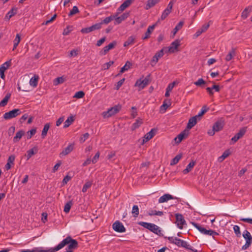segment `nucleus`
I'll return each mask as SVG.
<instances>
[{
	"instance_id": "25",
	"label": "nucleus",
	"mask_w": 252,
	"mask_h": 252,
	"mask_svg": "<svg viewBox=\"0 0 252 252\" xmlns=\"http://www.w3.org/2000/svg\"><path fill=\"white\" fill-rule=\"evenodd\" d=\"M252 10V6H249L245 8V9L243 11L241 17L243 19H246L249 16L250 13Z\"/></svg>"
},
{
	"instance_id": "12",
	"label": "nucleus",
	"mask_w": 252,
	"mask_h": 252,
	"mask_svg": "<svg viewBox=\"0 0 252 252\" xmlns=\"http://www.w3.org/2000/svg\"><path fill=\"white\" fill-rule=\"evenodd\" d=\"M117 45V42L113 41L110 43L108 45L105 46L102 50L99 52V55L100 56H103L107 54V53L110 50L115 48Z\"/></svg>"
},
{
	"instance_id": "49",
	"label": "nucleus",
	"mask_w": 252,
	"mask_h": 252,
	"mask_svg": "<svg viewBox=\"0 0 252 252\" xmlns=\"http://www.w3.org/2000/svg\"><path fill=\"white\" fill-rule=\"evenodd\" d=\"M92 183L91 182H86L83 187L82 192H85L87 189L91 187Z\"/></svg>"
},
{
	"instance_id": "21",
	"label": "nucleus",
	"mask_w": 252,
	"mask_h": 252,
	"mask_svg": "<svg viewBox=\"0 0 252 252\" xmlns=\"http://www.w3.org/2000/svg\"><path fill=\"white\" fill-rule=\"evenodd\" d=\"M199 120H198V118L196 117V116L191 117L189 120L187 128L188 129H191L193 126H194L196 124L197 122Z\"/></svg>"
},
{
	"instance_id": "46",
	"label": "nucleus",
	"mask_w": 252,
	"mask_h": 252,
	"mask_svg": "<svg viewBox=\"0 0 252 252\" xmlns=\"http://www.w3.org/2000/svg\"><path fill=\"white\" fill-rule=\"evenodd\" d=\"M139 208L137 205H134L132 207V214L133 215V216L135 217H137L139 215Z\"/></svg>"
},
{
	"instance_id": "26",
	"label": "nucleus",
	"mask_w": 252,
	"mask_h": 252,
	"mask_svg": "<svg viewBox=\"0 0 252 252\" xmlns=\"http://www.w3.org/2000/svg\"><path fill=\"white\" fill-rule=\"evenodd\" d=\"M180 45V41L179 40H175L174 41L172 42L170 46L169 47L168 51L171 53L174 52L175 50Z\"/></svg>"
},
{
	"instance_id": "22",
	"label": "nucleus",
	"mask_w": 252,
	"mask_h": 252,
	"mask_svg": "<svg viewBox=\"0 0 252 252\" xmlns=\"http://www.w3.org/2000/svg\"><path fill=\"white\" fill-rule=\"evenodd\" d=\"M132 1L133 0H126L118 8V12H122L128 7L131 4Z\"/></svg>"
},
{
	"instance_id": "23",
	"label": "nucleus",
	"mask_w": 252,
	"mask_h": 252,
	"mask_svg": "<svg viewBox=\"0 0 252 252\" xmlns=\"http://www.w3.org/2000/svg\"><path fill=\"white\" fill-rule=\"evenodd\" d=\"M129 16V13H124L121 16L117 17V16L114 18L115 20V24H119L123 21L126 19Z\"/></svg>"
},
{
	"instance_id": "43",
	"label": "nucleus",
	"mask_w": 252,
	"mask_h": 252,
	"mask_svg": "<svg viewBox=\"0 0 252 252\" xmlns=\"http://www.w3.org/2000/svg\"><path fill=\"white\" fill-rule=\"evenodd\" d=\"M143 122L141 119L140 120H136V122L132 124V129L134 130L137 128H138L140 125L142 124Z\"/></svg>"
},
{
	"instance_id": "3",
	"label": "nucleus",
	"mask_w": 252,
	"mask_h": 252,
	"mask_svg": "<svg viewBox=\"0 0 252 252\" xmlns=\"http://www.w3.org/2000/svg\"><path fill=\"white\" fill-rule=\"evenodd\" d=\"M164 238H167L169 241L170 243L174 244L179 247H182L185 249H189V247H188L189 246V244L186 241L179 239L177 237H165Z\"/></svg>"
},
{
	"instance_id": "32",
	"label": "nucleus",
	"mask_w": 252,
	"mask_h": 252,
	"mask_svg": "<svg viewBox=\"0 0 252 252\" xmlns=\"http://www.w3.org/2000/svg\"><path fill=\"white\" fill-rule=\"evenodd\" d=\"M209 110V108L205 105L203 106L202 107L201 111L198 114V115H195L196 117L198 118V120H200L201 117Z\"/></svg>"
},
{
	"instance_id": "40",
	"label": "nucleus",
	"mask_w": 252,
	"mask_h": 252,
	"mask_svg": "<svg viewBox=\"0 0 252 252\" xmlns=\"http://www.w3.org/2000/svg\"><path fill=\"white\" fill-rule=\"evenodd\" d=\"M184 25V22L180 21L175 27L173 31V34L175 35L177 32L180 30Z\"/></svg>"
},
{
	"instance_id": "56",
	"label": "nucleus",
	"mask_w": 252,
	"mask_h": 252,
	"mask_svg": "<svg viewBox=\"0 0 252 252\" xmlns=\"http://www.w3.org/2000/svg\"><path fill=\"white\" fill-rule=\"evenodd\" d=\"M138 224L144 227L145 228H147L149 230L150 226L151 225V223L146 222H143V221H140L139 222Z\"/></svg>"
},
{
	"instance_id": "51",
	"label": "nucleus",
	"mask_w": 252,
	"mask_h": 252,
	"mask_svg": "<svg viewBox=\"0 0 252 252\" xmlns=\"http://www.w3.org/2000/svg\"><path fill=\"white\" fill-rule=\"evenodd\" d=\"M246 242L244 246H243L242 247V249L243 250H246L247 249H248L250 246L251 244L252 243V239H249L248 240H246Z\"/></svg>"
},
{
	"instance_id": "37",
	"label": "nucleus",
	"mask_w": 252,
	"mask_h": 252,
	"mask_svg": "<svg viewBox=\"0 0 252 252\" xmlns=\"http://www.w3.org/2000/svg\"><path fill=\"white\" fill-rule=\"evenodd\" d=\"M20 40H21L20 35L19 33H17L16 35L15 38L13 40L14 45H13V50H14L17 48L19 42H20Z\"/></svg>"
},
{
	"instance_id": "6",
	"label": "nucleus",
	"mask_w": 252,
	"mask_h": 252,
	"mask_svg": "<svg viewBox=\"0 0 252 252\" xmlns=\"http://www.w3.org/2000/svg\"><path fill=\"white\" fill-rule=\"evenodd\" d=\"M151 74H148L144 79L140 78L137 80L135 84V86L139 87L141 89H144L150 82Z\"/></svg>"
},
{
	"instance_id": "2",
	"label": "nucleus",
	"mask_w": 252,
	"mask_h": 252,
	"mask_svg": "<svg viewBox=\"0 0 252 252\" xmlns=\"http://www.w3.org/2000/svg\"><path fill=\"white\" fill-rule=\"evenodd\" d=\"M32 86V78L25 75L21 77L18 83V89L23 92H29Z\"/></svg>"
},
{
	"instance_id": "36",
	"label": "nucleus",
	"mask_w": 252,
	"mask_h": 252,
	"mask_svg": "<svg viewBox=\"0 0 252 252\" xmlns=\"http://www.w3.org/2000/svg\"><path fill=\"white\" fill-rule=\"evenodd\" d=\"M50 128V124L47 123L44 126L43 129L41 133V137L42 138H44L47 135V132Z\"/></svg>"
},
{
	"instance_id": "48",
	"label": "nucleus",
	"mask_w": 252,
	"mask_h": 252,
	"mask_svg": "<svg viewBox=\"0 0 252 252\" xmlns=\"http://www.w3.org/2000/svg\"><path fill=\"white\" fill-rule=\"evenodd\" d=\"M38 80V75L34 74L32 77V87H36L37 86Z\"/></svg>"
},
{
	"instance_id": "13",
	"label": "nucleus",
	"mask_w": 252,
	"mask_h": 252,
	"mask_svg": "<svg viewBox=\"0 0 252 252\" xmlns=\"http://www.w3.org/2000/svg\"><path fill=\"white\" fill-rule=\"evenodd\" d=\"M247 131V127H242L240 129L239 132L236 133L232 138L231 141L233 143L236 142L240 138L242 137L243 135L245 134Z\"/></svg>"
},
{
	"instance_id": "58",
	"label": "nucleus",
	"mask_w": 252,
	"mask_h": 252,
	"mask_svg": "<svg viewBox=\"0 0 252 252\" xmlns=\"http://www.w3.org/2000/svg\"><path fill=\"white\" fill-rule=\"evenodd\" d=\"M205 83V81L202 78H199L197 81L194 82V84L196 86H201Z\"/></svg>"
},
{
	"instance_id": "59",
	"label": "nucleus",
	"mask_w": 252,
	"mask_h": 252,
	"mask_svg": "<svg viewBox=\"0 0 252 252\" xmlns=\"http://www.w3.org/2000/svg\"><path fill=\"white\" fill-rule=\"evenodd\" d=\"M170 13L171 12H169L168 10L165 9L161 14L160 17L161 20H163L165 19Z\"/></svg>"
},
{
	"instance_id": "8",
	"label": "nucleus",
	"mask_w": 252,
	"mask_h": 252,
	"mask_svg": "<svg viewBox=\"0 0 252 252\" xmlns=\"http://www.w3.org/2000/svg\"><path fill=\"white\" fill-rule=\"evenodd\" d=\"M101 29V24L96 23L90 27L84 28L81 29V32L83 33H88L95 30Z\"/></svg>"
},
{
	"instance_id": "7",
	"label": "nucleus",
	"mask_w": 252,
	"mask_h": 252,
	"mask_svg": "<svg viewBox=\"0 0 252 252\" xmlns=\"http://www.w3.org/2000/svg\"><path fill=\"white\" fill-rule=\"evenodd\" d=\"M21 113V111L20 109H14L8 112L5 113L3 116V117L5 120H9L15 118L17 116L20 115Z\"/></svg>"
},
{
	"instance_id": "27",
	"label": "nucleus",
	"mask_w": 252,
	"mask_h": 252,
	"mask_svg": "<svg viewBox=\"0 0 252 252\" xmlns=\"http://www.w3.org/2000/svg\"><path fill=\"white\" fill-rule=\"evenodd\" d=\"M119 12H117L115 15H111L110 16L107 17L105 18L103 20H102L101 22L98 23V24H101V28L102 27V24H108L111 21L114 19V18L118 16Z\"/></svg>"
},
{
	"instance_id": "42",
	"label": "nucleus",
	"mask_w": 252,
	"mask_h": 252,
	"mask_svg": "<svg viewBox=\"0 0 252 252\" xmlns=\"http://www.w3.org/2000/svg\"><path fill=\"white\" fill-rule=\"evenodd\" d=\"M11 60H9L7 61H6V62H5L4 63H3V64H2L0 66V68L3 70H4L5 71L7 69L9 66L11 65Z\"/></svg>"
},
{
	"instance_id": "35",
	"label": "nucleus",
	"mask_w": 252,
	"mask_h": 252,
	"mask_svg": "<svg viewBox=\"0 0 252 252\" xmlns=\"http://www.w3.org/2000/svg\"><path fill=\"white\" fill-rule=\"evenodd\" d=\"M74 120V119L73 116H70L69 117H68L67 120L64 123L63 127H68L72 123Z\"/></svg>"
},
{
	"instance_id": "60",
	"label": "nucleus",
	"mask_w": 252,
	"mask_h": 252,
	"mask_svg": "<svg viewBox=\"0 0 252 252\" xmlns=\"http://www.w3.org/2000/svg\"><path fill=\"white\" fill-rule=\"evenodd\" d=\"M89 134L88 133H85L83 134L80 138V141L81 143L84 142L86 139L89 138Z\"/></svg>"
},
{
	"instance_id": "33",
	"label": "nucleus",
	"mask_w": 252,
	"mask_h": 252,
	"mask_svg": "<svg viewBox=\"0 0 252 252\" xmlns=\"http://www.w3.org/2000/svg\"><path fill=\"white\" fill-rule=\"evenodd\" d=\"M131 66L132 63L130 62L127 61L125 65L121 68L120 73H123L125 71L128 70Z\"/></svg>"
},
{
	"instance_id": "10",
	"label": "nucleus",
	"mask_w": 252,
	"mask_h": 252,
	"mask_svg": "<svg viewBox=\"0 0 252 252\" xmlns=\"http://www.w3.org/2000/svg\"><path fill=\"white\" fill-rule=\"evenodd\" d=\"M176 223L180 229L183 228V225L186 224V221L182 214H176Z\"/></svg>"
},
{
	"instance_id": "61",
	"label": "nucleus",
	"mask_w": 252,
	"mask_h": 252,
	"mask_svg": "<svg viewBox=\"0 0 252 252\" xmlns=\"http://www.w3.org/2000/svg\"><path fill=\"white\" fill-rule=\"evenodd\" d=\"M64 81V79L63 78V77H59L55 79L54 84L55 85H58L63 83Z\"/></svg>"
},
{
	"instance_id": "19",
	"label": "nucleus",
	"mask_w": 252,
	"mask_h": 252,
	"mask_svg": "<svg viewBox=\"0 0 252 252\" xmlns=\"http://www.w3.org/2000/svg\"><path fill=\"white\" fill-rule=\"evenodd\" d=\"M224 126L223 121L219 120L217 121L213 125V128L216 132L221 130Z\"/></svg>"
},
{
	"instance_id": "4",
	"label": "nucleus",
	"mask_w": 252,
	"mask_h": 252,
	"mask_svg": "<svg viewBox=\"0 0 252 252\" xmlns=\"http://www.w3.org/2000/svg\"><path fill=\"white\" fill-rule=\"evenodd\" d=\"M191 223L196 228L199 230L200 232L203 234L213 236L218 235V233L217 232L211 229L207 230L199 224L194 222H192Z\"/></svg>"
},
{
	"instance_id": "47",
	"label": "nucleus",
	"mask_w": 252,
	"mask_h": 252,
	"mask_svg": "<svg viewBox=\"0 0 252 252\" xmlns=\"http://www.w3.org/2000/svg\"><path fill=\"white\" fill-rule=\"evenodd\" d=\"M72 204V202L70 201L67 202L65 204L64 207V209H63L64 212L65 213H68L70 210Z\"/></svg>"
},
{
	"instance_id": "54",
	"label": "nucleus",
	"mask_w": 252,
	"mask_h": 252,
	"mask_svg": "<svg viewBox=\"0 0 252 252\" xmlns=\"http://www.w3.org/2000/svg\"><path fill=\"white\" fill-rule=\"evenodd\" d=\"M32 157V149L29 150L27 154H25L23 157V158L25 160H28Z\"/></svg>"
},
{
	"instance_id": "52",
	"label": "nucleus",
	"mask_w": 252,
	"mask_h": 252,
	"mask_svg": "<svg viewBox=\"0 0 252 252\" xmlns=\"http://www.w3.org/2000/svg\"><path fill=\"white\" fill-rule=\"evenodd\" d=\"M243 237L245 240L252 239V237L250 233L247 230H245L243 233Z\"/></svg>"
},
{
	"instance_id": "18",
	"label": "nucleus",
	"mask_w": 252,
	"mask_h": 252,
	"mask_svg": "<svg viewBox=\"0 0 252 252\" xmlns=\"http://www.w3.org/2000/svg\"><path fill=\"white\" fill-rule=\"evenodd\" d=\"M18 8L13 7L6 14L4 19L6 21H9L10 19L14 16L17 12Z\"/></svg>"
},
{
	"instance_id": "63",
	"label": "nucleus",
	"mask_w": 252,
	"mask_h": 252,
	"mask_svg": "<svg viewBox=\"0 0 252 252\" xmlns=\"http://www.w3.org/2000/svg\"><path fill=\"white\" fill-rule=\"evenodd\" d=\"M57 15L54 14L50 19L46 20V21H44L42 25H48L50 23L52 22L56 18Z\"/></svg>"
},
{
	"instance_id": "29",
	"label": "nucleus",
	"mask_w": 252,
	"mask_h": 252,
	"mask_svg": "<svg viewBox=\"0 0 252 252\" xmlns=\"http://www.w3.org/2000/svg\"><path fill=\"white\" fill-rule=\"evenodd\" d=\"M25 132L23 130H19L16 133V135L13 138V142L14 143L18 142L24 135Z\"/></svg>"
},
{
	"instance_id": "57",
	"label": "nucleus",
	"mask_w": 252,
	"mask_h": 252,
	"mask_svg": "<svg viewBox=\"0 0 252 252\" xmlns=\"http://www.w3.org/2000/svg\"><path fill=\"white\" fill-rule=\"evenodd\" d=\"M234 231L237 237H240L241 232L240 230V227L238 225H234L233 226Z\"/></svg>"
},
{
	"instance_id": "14",
	"label": "nucleus",
	"mask_w": 252,
	"mask_h": 252,
	"mask_svg": "<svg viewBox=\"0 0 252 252\" xmlns=\"http://www.w3.org/2000/svg\"><path fill=\"white\" fill-rule=\"evenodd\" d=\"M189 135V131L186 129L181 132L177 137L174 138V140L177 144L180 143L184 138L188 137Z\"/></svg>"
},
{
	"instance_id": "64",
	"label": "nucleus",
	"mask_w": 252,
	"mask_h": 252,
	"mask_svg": "<svg viewBox=\"0 0 252 252\" xmlns=\"http://www.w3.org/2000/svg\"><path fill=\"white\" fill-rule=\"evenodd\" d=\"M170 104L168 105L165 102V100L164 101L162 105L160 106V111H163V112H164L167 109V108L169 106Z\"/></svg>"
},
{
	"instance_id": "17",
	"label": "nucleus",
	"mask_w": 252,
	"mask_h": 252,
	"mask_svg": "<svg viewBox=\"0 0 252 252\" xmlns=\"http://www.w3.org/2000/svg\"><path fill=\"white\" fill-rule=\"evenodd\" d=\"M158 22H159V20L156 24H155L152 26H150L148 28V29L145 33L144 36H143L142 37V39L145 40L150 37L151 33L153 31L154 29H155L156 26L157 25V24Z\"/></svg>"
},
{
	"instance_id": "44",
	"label": "nucleus",
	"mask_w": 252,
	"mask_h": 252,
	"mask_svg": "<svg viewBox=\"0 0 252 252\" xmlns=\"http://www.w3.org/2000/svg\"><path fill=\"white\" fill-rule=\"evenodd\" d=\"M235 51L234 49H232L231 50L229 51L228 54L226 56L225 60L226 61H230L232 59L233 56L235 55Z\"/></svg>"
},
{
	"instance_id": "9",
	"label": "nucleus",
	"mask_w": 252,
	"mask_h": 252,
	"mask_svg": "<svg viewBox=\"0 0 252 252\" xmlns=\"http://www.w3.org/2000/svg\"><path fill=\"white\" fill-rule=\"evenodd\" d=\"M113 229L117 232H125L126 229L123 223L119 220L116 221L112 225Z\"/></svg>"
},
{
	"instance_id": "11",
	"label": "nucleus",
	"mask_w": 252,
	"mask_h": 252,
	"mask_svg": "<svg viewBox=\"0 0 252 252\" xmlns=\"http://www.w3.org/2000/svg\"><path fill=\"white\" fill-rule=\"evenodd\" d=\"M164 55V49H161L160 51L157 52L153 57L152 60L151 61V64L152 66L155 65V64L158 62L159 58H161Z\"/></svg>"
},
{
	"instance_id": "50",
	"label": "nucleus",
	"mask_w": 252,
	"mask_h": 252,
	"mask_svg": "<svg viewBox=\"0 0 252 252\" xmlns=\"http://www.w3.org/2000/svg\"><path fill=\"white\" fill-rule=\"evenodd\" d=\"M114 61H110L108 63H106L102 65V69L106 70L108 69L109 67L114 64Z\"/></svg>"
},
{
	"instance_id": "45",
	"label": "nucleus",
	"mask_w": 252,
	"mask_h": 252,
	"mask_svg": "<svg viewBox=\"0 0 252 252\" xmlns=\"http://www.w3.org/2000/svg\"><path fill=\"white\" fill-rule=\"evenodd\" d=\"M79 12V10L78 9V8L76 6H74L72 8V9L70 10L69 13H68V16L71 17L73 15L78 13Z\"/></svg>"
},
{
	"instance_id": "34",
	"label": "nucleus",
	"mask_w": 252,
	"mask_h": 252,
	"mask_svg": "<svg viewBox=\"0 0 252 252\" xmlns=\"http://www.w3.org/2000/svg\"><path fill=\"white\" fill-rule=\"evenodd\" d=\"M10 96H11L10 94H7L5 96L4 98L0 102V107H4L7 104L8 101L10 97Z\"/></svg>"
},
{
	"instance_id": "28",
	"label": "nucleus",
	"mask_w": 252,
	"mask_h": 252,
	"mask_svg": "<svg viewBox=\"0 0 252 252\" xmlns=\"http://www.w3.org/2000/svg\"><path fill=\"white\" fill-rule=\"evenodd\" d=\"M159 2V0H148L145 6V9L148 10L151 7H154L156 4Z\"/></svg>"
},
{
	"instance_id": "55",
	"label": "nucleus",
	"mask_w": 252,
	"mask_h": 252,
	"mask_svg": "<svg viewBox=\"0 0 252 252\" xmlns=\"http://www.w3.org/2000/svg\"><path fill=\"white\" fill-rule=\"evenodd\" d=\"M49 250H44L42 247H36L32 249V252H48Z\"/></svg>"
},
{
	"instance_id": "24",
	"label": "nucleus",
	"mask_w": 252,
	"mask_h": 252,
	"mask_svg": "<svg viewBox=\"0 0 252 252\" xmlns=\"http://www.w3.org/2000/svg\"><path fill=\"white\" fill-rule=\"evenodd\" d=\"M74 145L70 144L68 145L60 154V157L67 155L69 154L73 149Z\"/></svg>"
},
{
	"instance_id": "38",
	"label": "nucleus",
	"mask_w": 252,
	"mask_h": 252,
	"mask_svg": "<svg viewBox=\"0 0 252 252\" xmlns=\"http://www.w3.org/2000/svg\"><path fill=\"white\" fill-rule=\"evenodd\" d=\"M182 155L181 154H178L175 156L171 161L170 165H174L176 164L180 159L182 158Z\"/></svg>"
},
{
	"instance_id": "41",
	"label": "nucleus",
	"mask_w": 252,
	"mask_h": 252,
	"mask_svg": "<svg viewBox=\"0 0 252 252\" xmlns=\"http://www.w3.org/2000/svg\"><path fill=\"white\" fill-rule=\"evenodd\" d=\"M230 154L229 150H225L222 154V155L219 158V160L220 161H223L225 158L229 156Z\"/></svg>"
},
{
	"instance_id": "39",
	"label": "nucleus",
	"mask_w": 252,
	"mask_h": 252,
	"mask_svg": "<svg viewBox=\"0 0 252 252\" xmlns=\"http://www.w3.org/2000/svg\"><path fill=\"white\" fill-rule=\"evenodd\" d=\"M135 40V38L133 36H129L127 40L125 41L124 43V47H127L130 45H131L134 43Z\"/></svg>"
},
{
	"instance_id": "15",
	"label": "nucleus",
	"mask_w": 252,
	"mask_h": 252,
	"mask_svg": "<svg viewBox=\"0 0 252 252\" xmlns=\"http://www.w3.org/2000/svg\"><path fill=\"white\" fill-rule=\"evenodd\" d=\"M150 231L160 237H163V235L161 232V229L157 225L152 223L149 229Z\"/></svg>"
},
{
	"instance_id": "31",
	"label": "nucleus",
	"mask_w": 252,
	"mask_h": 252,
	"mask_svg": "<svg viewBox=\"0 0 252 252\" xmlns=\"http://www.w3.org/2000/svg\"><path fill=\"white\" fill-rule=\"evenodd\" d=\"M156 130L155 129H152L149 132L147 133L144 138L146 139V141L150 140L156 134Z\"/></svg>"
},
{
	"instance_id": "30",
	"label": "nucleus",
	"mask_w": 252,
	"mask_h": 252,
	"mask_svg": "<svg viewBox=\"0 0 252 252\" xmlns=\"http://www.w3.org/2000/svg\"><path fill=\"white\" fill-rule=\"evenodd\" d=\"M195 162L192 161L189 163V164L186 167V168L183 171V173L184 174H186L190 171L193 166L195 165Z\"/></svg>"
},
{
	"instance_id": "16",
	"label": "nucleus",
	"mask_w": 252,
	"mask_h": 252,
	"mask_svg": "<svg viewBox=\"0 0 252 252\" xmlns=\"http://www.w3.org/2000/svg\"><path fill=\"white\" fill-rule=\"evenodd\" d=\"M15 159V157L13 155H10L8 157L7 163L5 165V168L6 170H9L11 168V166L14 165Z\"/></svg>"
},
{
	"instance_id": "53",
	"label": "nucleus",
	"mask_w": 252,
	"mask_h": 252,
	"mask_svg": "<svg viewBox=\"0 0 252 252\" xmlns=\"http://www.w3.org/2000/svg\"><path fill=\"white\" fill-rule=\"evenodd\" d=\"M85 95V93L84 92L80 91L76 92L74 95V97L77 98H83Z\"/></svg>"
},
{
	"instance_id": "62",
	"label": "nucleus",
	"mask_w": 252,
	"mask_h": 252,
	"mask_svg": "<svg viewBox=\"0 0 252 252\" xmlns=\"http://www.w3.org/2000/svg\"><path fill=\"white\" fill-rule=\"evenodd\" d=\"M125 80V79L123 78L121 79L120 81H119L116 85L115 89L118 90L120 89V88L122 86V85L123 84Z\"/></svg>"
},
{
	"instance_id": "5",
	"label": "nucleus",
	"mask_w": 252,
	"mask_h": 252,
	"mask_svg": "<svg viewBox=\"0 0 252 252\" xmlns=\"http://www.w3.org/2000/svg\"><path fill=\"white\" fill-rule=\"evenodd\" d=\"M121 109V106L120 105H115L114 107L108 109L107 111L102 113V116L104 118H109L116 114L118 113Z\"/></svg>"
},
{
	"instance_id": "1",
	"label": "nucleus",
	"mask_w": 252,
	"mask_h": 252,
	"mask_svg": "<svg viewBox=\"0 0 252 252\" xmlns=\"http://www.w3.org/2000/svg\"><path fill=\"white\" fill-rule=\"evenodd\" d=\"M66 245H68L66 249L68 250L77 249L78 247V243L76 240L73 239L70 236H67L56 247L53 248V251H58Z\"/></svg>"
},
{
	"instance_id": "20",
	"label": "nucleus",
	"mask_w": 252,
	"mask_h": 252,
	"mask_svg": "<svg viewBox=\"0 0 252 252\" xmlns=\"http://www.w3.org/2000/svg\"><path fill=\"white\" fill-rule=\"evenodd\" d=\"M175 198H176V197H174L172 195L169 194H165L162 196L160 197L158 199V202L159 203H163L167 202L168 200L170 199H174Z\"/></svg>"
}]
</instances>
